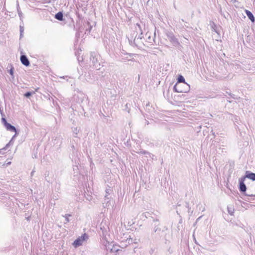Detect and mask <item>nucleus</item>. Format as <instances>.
<instances>
[{
    "label": "nucleus",
    "instance_id": "f257e3e1",
    "mask_svg": "<svg viewBox=\"0 0 255 255\" xmlns=\"http://www.w3.org/2000/svg\"><path fill=\"white\" fill-rule=\"evenodd\" d=\"M174 90L177 93H187L190 90V86L187 83H176L174 86Z\"/></svg>",
    "mask_w": 255,
    "mask_h": 255
},
{
    "label": "nucleus",
    "instance_id": "f03ea898",
    "mask_svg": "<svg viewBox=\"0 0 255 255\" xmlns=\"http://www.w3.org/2000/svg\"><path fill=\"white\" fill-rule=\"evenodd\" d=\"M88 238V236L86 234L83 235L81 237L78 238L76 239L73 243V245L75 247L77 248L82 245L83 242L85 241Z\"/></svg>",
    "mask_w": 255,
    "mask_h": 255
},
{
    "label": "nucleus",
    "instance_id": "7ed1b4c3",
    "mask_svg": "<svg viewBox=\"0 0 255 255\" xmlns=\"http://www.w3.org/2000/svg\"><path fill=\"white\" fill-rule=\"evenodd\" d=\"M246 178H248L253 181H255V173H249L248 171H247L246 175L243 178L244 179V180H245Z\"/></svg>",
    "mask_w": 255,
    "mask_h": 255
},
{
    "label": "nucleus",
    "instance_id": "20e7f679",
    "mask_svg": "<svg viewBox=\"0 0 255 255\" xmlns=\"http://www.w3.org/2000/svg\"><path fill=\"white\" fill-rule=\"evenodd\" d=\"M20 61L21 63L25 66H28L29 65V62L26 56L21 55L20 57Z\"/></svg>",
    "mask_w": 255,
    "mask_h": 255
},
{
    "label": "nucleus",
    "instance_id": "39448f33",
    "mask_svg": "<svg viewBox=\"0 0 255 255\" xmlns=\"http://www.w3.org/2000/svg\"><path fill=\"white\" fill-rule=\"evenodd\" d=\"M244 180L243 178L240 180V190L242 192H245L247 189L246 186L244 182Z\"/></svg>",
    "mask_w": 255,
    "mask_h": 255
},
{
    "label": "nucleus",
    "instance_id": "423d86ee",
    "mask_svg": "<svg viewBox=\"0 0 255 255\" xmlns=\"http://www.w3.org/2000/svg\"><path fill=\"white\" fill-rule=\"evenodd\" d=\"M4 127L8 130L16 132V128L15 127L8 123L4 126Z\"/></svg>",
    "mask_w": 255,
    "mask_h": 255
},
{
    "label": "nucleus",
    "instance_id": "0eeeda50",
    "mask_svg": "<svg viewBox=\"0 0 255 255\" xmlns=\"http://www.w3.org/2000/svg\"><path fill=\"white\" fill-rule=\"evenodd\" d=\"M245 12H246V13L248 17H249V18L252 22H254L255 20V17H254L253 14H252V13L248 10H246Z\"/></svg>",
    "mask_w": 255,
    "mask_h": 255
},
{
    "label": "nucleus",
    "instance_id": "6e6552de",
    "mask_svg": "<svg viewBox=\"0 0 255 255\" xmlns=\"http://www.w3.org/2000/svg\"><path fill=\"white\" fill-rule=\"evenodd\" d=\"M55 18L59 20H63V14L61 12H59L55 15Z\"/></svg>",
    "mask_w": 255,
    "mask_h": 255
},
{
    "label": "nucleus",
    "instance_id": "1a4fd4ad",
    "mask_svg": "<svg viewBox=\"0 0 255 255\" xmlns=\"http://www.w3.org/2000/svg\"><path fill=\"white\" fill-rule=\"evenodd\" d=\"M119 246L117 245H115L113 246L112 248L111 249V251L112 252L116 253L118 252L119 251H120V249H119Z\"/></svg>",
    "mask_w": 255,
    "mask_h": 255
},
{
    "label": "nucleus",
    "instance_id": "9d476101",
    "mask_svg": "<svg viewBox=\"0 0 255 255\" xmlns=\"http://www.w3.org/2000/svg\"><path fill=\"white\" fill-rule=\"evenodd\" d=\"M177 83H183L186 82L184 77L182 75H179L178 77V81Z\"/></svg>",
    "mask_w": 255,
    "mask_h": 255
},
{
    "label": "nucleus",
    "instance_id": "9b49d317",
    "mask_svg": "<svg viewBox=\"0 0 255 255\" xmlns=\"http://www.w3.org/2000/svg\"><path fill=\"white\" fill-rule=\"evenodd\" d=\"M32 94H35V92H28L27 93H26L25 94H24V96L26 97H29V96H30Z\"/></svg>",
    "mask_w": 255,
    "mask_h": 255
},
{
    "label": "nucleus",
    "instance_id": "f8f14e48",
    "mask_svg": "<svg viewBox=\"0 0 255 255\" xmlns=\"http://www.w3.org/2000/svg\"><path fill=\"white\" fill-rule=\"evenodd\" d=\"M1 121H2V122L4 126H5L7 123V122H6V119L5 118H2L1 119Z\"/></svg>",
    "mask_w": 255,
    "mask_h": 255
},
{
    "label": "nucleus",
    "instance_id": "ddd939ff",
    "mask_svg": "<svg viewBox=\"0 0 255 255\" xmlns=\"http://www.w3.org/2000/svg\"><path fill=\"white\" fill-rule=\"evenodd\" d=\"M38 89V88L36 89L35 91H37Z\"/></svg>",
    "mask_w": 255,
    "mask_h": 255
}]
</instances>
